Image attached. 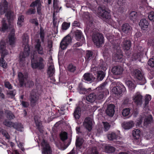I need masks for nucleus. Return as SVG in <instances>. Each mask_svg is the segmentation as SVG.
<instances>
[{"label":"nucleus","instance_id":"25","mask_svg":"<svg viewBox=\"0 0 154 154\" xmlns=\"http://www.w3.org/2000/svg\"><path fill=\"white\" fill-rule=\"evenodd\" d=\"M75 35L76 39L78 41H82V42H85V38L82 35V32L80 30H77L75 32Z\"/></svg>","mask_w":154,"mask_h":154},{"label":"nucleus","instance_id":"41","mask_svg":"<svg viewBox=\"0 0 154 154\" xmlns=\"http://www.w3.org/2000/svg\"><path fill=\"white\" fill-rule=\"evenodd\" d=\"M83 143V140L78 137L76 140L75 145L76 147L80 148Z\"/></svg>","mask_w":154,"mask_h":154},{"label":"nucleus","instance_id":"38","mask_svg":"<svg viewBox=\"0 0 154 154\" xmlns=\"http://www.w3.org/2000/svg\"><path fill=\"white\" fill-rule=\"evenodd\" d=\"M93 53L92 51L90 50L86 51L85 58L87 60H89L91 59L93 57Z\"/></svg>","mask_w":154,"mask_h":154},{"label":"nucleus","instance_id":"48","mask_svg":"<svg viewBox=\"0 0 154 154\" xmlns=\"http://www.w3.org/2000/svg\"><path fill=\"white\" fill-rule=\"evenodd\" d=\"M14 128L17 130L22 131L23 130V126L21 124L15 123Z\"/></svg>","mask_w":154,"mask_h":154},{"label":"nucleus","instance_id":"53","mask_svg":"<svg viewBox=\"0 0 154 154\" xmlns=\"http://www.w3.org/2000/svg\"><path fill=\"white\" fill-rule=\"evenodd\" d=\"M6 113L8 118L10 119H13L15 118V116L9 110H7L6 111Z\"/></svg>","mask_w":154,"mask_h":154},{"label":"nucleus","instance_id":"20","mask_svg":"<svg viewBox=\"0 0 154 154\" xmlns=\"http://www.w3.org/2000/svg\"><path fill=\"white\" fill-rule=\"evenodd\" d=\"M7 12L5 14V16L6 17L8 22H11L15 18V15L14 12L11 10L7 11Z\"/></svg>","mask_w":154,"mask_h":154},{"label":"nucleus","instance_id":"26","mask_svg":"<svg viewBox=\"0 0 154 154\" xmlns=\"http://www.w3.org/2000/svg\"><path fill=\"white\" fill-rule=\"evenodd\" d=\"M67 46V35L61 41L60 47L62 50L66 49Z\"/></svg>","mask_w":154,"mask_h":154},{"label":"nucleus","instance_id":"35","mask_svg":"<svg viewBox=\"0 0 154 154\" xmlns=\"http://www.w3.org/2000/svg\"><path fill=\"white\" fill-rule=\"evenodd\" d=\"M151 99V96L149 94H147L145 96V103L143 104L144 108H146L147 106H148L149 101Z\"/></svg>","mask_w":154,"mask_h":154},{"label":"nucleus","instance_id":"40","mask_svg":"<svg viewBox=\"0 0 154 154\" xmlns=\"http://www.w3.org/2000/svg\"><path fill=\"white\" fill-rule=\"evenodd\" d=\"M3 123L6 126L9 127H13V128L14 127V125L15 124V123L7 119L5 120Z\"/></svg>","mask_w":154,"mask_h":154},{"label":"nucleus","instance_id":"19","mask_svg":"<svg viewBox=\"0 0 154 154\" xmlns=\"http://www.w3.org/2000/svg\"><path fill=\"white\" fill-rule=\"evenodd\" d=\"M115 106L112 104H109L107 107V109L106 111L107 115L109 116L112 117L115 112L114 110Z\"/></svg>","mask_w":154,"mask_h":154},{"label":"nucleus","instance_id":"43","mask_svg":"<svg viewBox=\"0 0 154 154\" xmlns=\"http://www.w3.org/2000/svg\"><path fill=\"white\" fill-rule=\"evenodd\" d=\"M106 151L108 153H112L115 152V148L112 146H107L105 147Z\"/></svg>","mask_w":154,"mask_h":154},{"label":"nucleus","instance_id":"21","mask_svg":"<svg viewBox=\"0 0 154 154\" xmlns=\"http://www.w3.org/2000/svg\"><path fill=\"white\" fill-rule=\"evenodd\" d=\"M48 68L47 70V73L49 77H51L54 76L55 70L54 65L52 63L48 65Z\"/></svg>","mask_w":154,"mask_h":154},{"label":"nucleus","instance_id":"62","mask_svg":"<svg viewBox=\"0 0 154 154\" xmlns=\"http://www.w3.org/2000/svg\"><path fill=\"white\" fill-rule=\"evenodd\" d=\"M100 69L103 70L104 71L106 70V64L104 63L103 62L102 63L100 66Z\"/></svg>","mask_w":154,"mask_h":154},{"label":"nucleus","instance_id":"60","mask_svg":"<svg viewBox=\"0 0 154 154\" xmlns=\"http://www.w3.org/2000/svg\"><path fill=\"white\" fill-rule=\"evenodd\" d=\"M148 17L150 20L154 21V12H150L149 14Z\"/></svg>","mask_w":154,"mask_h":154},{"label":"nucleus","instance_id":"46","mask_svg":"<svg viewBox=\"0 0 154 154\" xmlns=\"http://www.w3.org/2000/svg\"><path fill=\"white\" fill-rule=\"evenodd\" d=\"M126 83L128 85L130 89L131 90L133 91V90H134L136 87L134 83L131 81L128 80L127 81Z\"/></svg>","mask_w":154,"mask_h":154},{"label":"nucleus","instance_id":"14","mask_svg":"<svg viewBox=\"0 0 154 154\" xmlns=\"http://www.w3.org/2000/svg\"><path fill=\"white\" fill-rule=\"evenodd\" d=\"M132 27L128 23H125L122 25L121 30L125 34H130L132 30Z\"/></svg>","mask_w":154,"mask_h":154},{"label":"nucleus","instance_id":"33","mask_svg":"<svg viewBox=\"0 0 154 154\" xmlns=\"http://www.w3.org/2000/svg\"><path fill=\"white\" fill-rule=\"evenodd\" d=\"M140 131L138 129H134L132 131V135L134 139H138L140 137Z\"/></svg>","mask_w":154,"mask_h":154},{"label":"nucleus","instance_id":"63","mask_svg":"<svg viewBox=\"0 0 154 154\" xmlns=\"http://www.w3.org/2000/svg\"><path fill=\"white\" fill-rule=\"evenodd\" d=\"M30 22L34 24L36 26H37L38 25V20L36 19H31L30 20Z\"/></svg>","mask_w":154,"mask_h":154},{"label":"nucleus","instance_id":"28","mask_svg":"<svg viewBox=\"0 0 154 154\" xmlns=\"http://www.w3.org/2000/svg\"><path fill=\"white\" fill-rule=\"evenodd\" d=\"M134 125V122L132 121H130L126 122L124 123L123 126L125 129H128L133 127Z\"/></svg>","mask_w":154,"mask_h":154},{"label":"nucleus","instance_id":"51","mask_svg":"<svg viewBox=\"0 0 154 154\" xmlns=\"http://www.w3.org/2000/svg\"><path fill=\"white\" fill-rule=\"evenodd\" d=\"M40 35L42 41L43 42H44L45 38V33L44 30L43 28L42 27H41L40 29Z\"/></svg>","mask_w":154,"mask_h":154},{"label":"nucleus","instance_id":"32","mask_svg":"<svg viewBox=\"0 0 154 154\" xmlns=\"http://www.w3.org/2000/svg\"><path fill=\"white\" fill-rule=\"evenodd\" d=\"M144 74L142 71L136 69L133 72L132 75L135 77H143Z\"/></svg>","mask_w":154,"mask_h":154},{"label":"nucleus","instance_id":"27","mask_svg":"<svg viewBox=\"0 0 154 154\" xmlns=\"http://www.w3.org/2000/svg\"><path fill=\"white\" fill-rule=\"evenodd\" d=\"M139 24L141 27L142 29H143V30H145V29L147 28L149 25V23L147 20L145 19H142L139 22Z\"/></svg>","mask_w":154,"mask_h":154},{"label":"nucleus","instance_id":"16","mask_svg":"<svg viewBox=\"0 0 154 154\" xmlns=\"http://www.w3.org/2000/svg\"><path fill=\"white\" fill-rule=\"evenodd\" d=\"M133 97L134 102L137 105L141 104L143 96L139 93H137Z\"/></svg>","mask_w":154,"mask_h":154},{"label":"nucleus","instance_id":"2","mask_svg":"<svg viewBox=\"0 0 154 154\" xmlns=\"http://www.w3.org/2000/svg\"><path fill=\"white\" fill-rule=\"evenodd\" d=\"M106 84L107 82L103 83L96 88V100H98L99 102L103 101L105 96L109 94L108 90L105 88Z\"/></svg>","mask_w":154,"mask_h":154},{"label":"nucleus","instance_id":"4","mask_svg":"<svg viewBox=\"0 0 154 154\" xmlns=\"http://www.w3.org/2000/svg\"><path fill=\"white\" fill-rule=\"evenodd\" d=\"M112 47L116 50H119L118 52L115 54L113 56V59L116 62H121L122 61V51L119 50L120 48L119 44H118L116 40H109Z\"/></svg>","mask_w":154,"mask_h":154},{"label":"nucleus","instance_id":"36","mask_svg":"<svg viewBox=\"0 0 154 154\" xmlns=\"http://www.w3.org/2000/svg\"><path fill=\"white\" fill-rule=\"evenodd\" d=\"M152 116L151 115H149L145 117L144 120V124L146 125H148L152 123Z\"/></svg>","mask_w":154,"mask_h":154},{"label":"nucleus","instance_id":"23","mask_svg":"<svg viewBox=\"0 0 154 154\" xmlns=\"http://www.w3.org/2000/svg\"><path fill=\"white\" fill-rule=\"evenodd\" d=\"M112 71L113 74L115 75L121 74L123 71V69L120 66H114L112 68Z\"/></svg>","mask_w":154,"mask_h":154},{"label":"nucleus","instance_id":"49","mask_svg":"<svg viewBox=\"0 0 154 154\" xmlns=\"http://www.w3.org/2000/svg\"><path fill=\"white\" fill-rule=\"evenodd\" d=\"M104 126L103 130L105 131H107L109 129L110 125L107 122H103Z\"/></svg>","mask_w":154,"mask_h":154},{"label":"nucleus","instance_id":"42","mask_svg":"<svg viewBox=\"0 0 154 154\" xmlns=\"http://www.w3.org/2000/svg\"><path fill=\"white\" fill-rule=\"evenodd\" d=\"M23 42V45L26 46L28 45L29 37L26 34H24L22 36Z\"/></svg>","mask_w":154,"mask_h":154},{"label":"nucleus","instance_id":"3","mask_svg":"<svg viewBox=\"0 0 154 154\" xmlns=\"http://www.w3.org/2000/svg\"><path fill=\"white\" fill-rule=\"evenodd\" d=\"M98 14L99 17L106 22L109 23L111 20V16L109 10L104 7L98 8Z\"/></svg>","mask_w":154,"mask_h":154},{"label":"nucleus","instance_id":"9","mask_svg":"<svg viewBox=\"0 0 154 154\" xmlns=\"http://www.w3.org/2000/svg\"><path fill=\"white\" fill-rule=\"evenodd\" d=\"M30 49L29 45L25 46L23 52L19 54V60L20 62H23L25 60V58L28 57L30 54Z\"/></svg>","mask_w":154,"mask_h":154},{"label":"nucleus","instance_id":"12","mask_svg":"<svg viewBox=\"0 0 154 154\" xmlns=\"http://www.w3.org/2000/svg\"><path fill=\"white\" fill-rule=\"evenodd\" d=\"M83 125L85 128L89 131H90L92 128V122L91 119L90 117L85 118Z\"/></svg>","mask_w":154,"mask_h":154},{"label":"nucleus","instance_id":"59","mask_svg":"<svg viewBox=\"0 0 154 154\" xmlns=\"http://www.w3.org/2000/svg\"><path fill=\"white\" fill-rule=\"evenodd\" d=\"M74 34L72 32V31L69 34H68V45L69 44L72 42V39L73 37Z\"/></svg>","mask_w":154,"mask_h":154},{"label":"nucleus","instance_id":"29","mask_svg":"<svg viewBox=\"0 0 154 154\" xmlns=\"http://www.w3.org/2000/svg\"><path fill=\"white\" fill-rule=\"evenodd\" d=\"M134 81L137 84L140 85H143L146 83L145 78H134Z\"/></svg>","mask_w":154,"mask_h":154},{"label":"nucleus","instance_id":"54","mask_svg":"<svg viewBox=\"0 0 154 154\" xmlns=\"http://www.w3.org/2000/svg\"><path fill=\"white\" fill-rule=\"evenodd\" d=\"M96 75L97 77H104L105 76V73L104 71H98L97 72Z\"/></svg>","mask_w":154,"mask_h":154},{"label":"nucleus","instance_id":"31","mask_svg":"<svg viewBox=\"0 0 154 154\" xmlns=\"http://www.w3.org/2000/svg\"><path fill=\"white\" fill-rule=\"evenodd\" d=\"M96 94L95 93L90 94L88 96L86 97V100L89 102H93L96 100Z\"/></svg>","mask_w":154,"mask_h":154},{"label":"nucleus","instance_id":"8","mask_svg":"<svg viewBox=\"0 0 154 154\" xmlns=\"http://www.w3.org/2000/svg\"><path fill=\"white\" fill-rule=\"evenodd\" d=\"M113 93L117 95H120L122 92L124 93L126 91V88L122 83L114 87L112 89Z\"/></svg>","mask_w":154,"mask_h":154},{"label":"nucleus","instance_id":"56","mask_svg":"<svg viewBox=\"0 0 154 154\" xmlns=\"http://www.w3.org/2000/svg\"><path fill=\"white\" fill-rule=\"evenodd\" d=\"M34 120L36 126L38 128H39L41 125V123L39 119L37 118L36 116H35Z\"/></svg>","mask_w":154,"mask_h":154},{"label":"nucleus","instance_id":"44","mask_svg":"<svg viewBox=\"0 0 154 154\" xmlns=\"http://www.w3.org/2000/svg\"><path fill=\"white\" fill-rule=\"evenodd\" d=\"M58 0H54L53 2V7L54 9V12H58L59 10L60 9L61 7H60V9H59V7L57 4Z\"/></svg>","mask_w":154,"mask_h":154},{"label":"nucleus","instance_id":"18","mask_svg":"<svg viewBox=\"0 0 154 154\" xmlns=\"http://www.w3.org/2000/svg\"><path fill=\"white\" fill-rule=\"evenodd\" d=\"M122 46L124 50H129L131 46V43L130 41L126 38L124 39L122 43Z\"/></svg>","mask_w":154,"mask_h":154},{"label":"nucleus","instance_id":"47","mask_svg":"<svg viewBox=\"0 0 154 154\" xmlns=\"http://www.w3.org/2000/svg\"><path fill=\"white\" fill-rule=\"evenodd\" d=\"M36 11L35 8H30L26 11V14L28 15H30L34 14L36 13Z\"/></svg>","mask_w":154,"mask_h":154},{"label":"nucleus","instance_id":"22","mask_svg":"<svg viewBox=\"0 0 154 154\" xmlns=\"http://www.w3.org/2000/svg\"><path fill=\"white\" fill-rule=\"evenodd\" d=\"M41 42L39 39H38L36 42V44L35 45V49L39 54L43 55L44 54L43 48L41 46Z\"/></svg>","mask_w":154,"mask_h":154},{"label":"nucleus","instance_id":"37","mask_svg":"<svg viewBox=\"0 0 154 154\" xmlns=\"http://www.w3.org/2000/svg\"><path fill=\"white\" fill-rule=\"evenodd\" d=\"M2 28L0 29V31L4 32L8 29V24L6 23V20L4 19H2Z\"/></svg>","mask_w":154,"mask_h":154},{"label":"nucleus","instance_id":"6","mask_svg":"<svg viewBox=\"0 0 154 154\" xmlns=\"http://www.w3.org/2000/svg\"><path fill=\"white\" fill-rule=\"evenodd\" d=\"M31 63L32 68L33 69H42L44 68L45 65L42 62H38L37 58L35 54L31 55Z\"/></svg>","mask_w":154,"mask_h":154},{"label":"nucleus","instance_id":"1","mask_svg":"<svg viewBox=\"0 0 154 154\" xmlns=\"http://www.w3.org/2000/svg\"><path fill=\"white\" fill-rule=\"evenodd\" d=\"M84 31L86 34H92V38L95 45L98 47L104 43L103 34L98 32V30L95 27L93 23H88Z\"/></svg>","mask_w":154,"mask_h":154},{"label":"nucleus","instance_id":"30","mask_svg":"<svg viewBox=\"0 0 154 154\" xmlns=\"http://www.w3.org/2000/svg\"><path fill=\"white\" fill-rule=\"evenodd\" d=\"M81 115V109L79 106H77L75 108L74 112V116L76 119L79 118Z\"/></svg>","mask_w":154,"mask_h":154},{"label":"nucleus","instance_id":"10","mask_svg":"<svg viewBox=\"0 0 154 154\" xmlns=\"http://www.w3.org/2000/svg\"><path fill=\"white\" fill-rule=\"evenodd\" d=\"M41 4L40 0H36L35 1L33 2L30 5V7L34 8L36 7L37 11L38 14L39 15L42 14L41 12Z\"/></svg>","mask_w":154,"mask_h":154},{"label":"nucleus","instance_id":"5","mask_svg":"<svg viewBox=\"0 0 154 154\" xmlns=\"http://www.w3.org/2000/svg\"><path fill=\"white\" fill-rule=\"evenodd\" d=\"M0 53L2 54L1 59L0 58V66L3 68H6L7 64L4 58L5 56L8 54V52L6 49L5 43L3 42H0Z\"/></svg>","mask_w":154,"mask_h":154},{"label":"nucleus","instance_id":"13","mask_svg":"<svg viewBox=\"0 0 154 154\" xmlns=\"http://www.w3.org/2000/svg\"><path fill=\"white\" fill-rule=\"evenodd\" d=\"M42 153L44 154H50L51 151L50 147L46 142L44 140H43L42 143Z\"/></svg>","mask_w":154,"mask_h":154},{"label":"nucleus","instance_id":"58","mask_svg":"<svg viewBox=\"0 0 154 154\" xmlns=\"http://www.w3.org/2000/svg\"><path fill=\"white\" fill-rule=\"evenodd\" d=\"M76 70V67L72 64H70L68 66V70L70 72H73Z\"/></svg>","mask_w":154,"mask_h":154},{"label":"nucleus","instance_id":"11","mask_svg":"<svg viewBox=\"0 0 154 154\" xmlns=\"http://www.w3.org/2000/svg\"><path fill=\"white\" fill-rule=\"evenodd\" d=\"M8 3L6 0H2L0 3V13L1 15L4 14L7 11Z\"/></svg>","mask_w":154,"mask_h":154},{"label":"nucleus","instance_id":"61","mask_svg":"<svg viewBox=\"0 0 154 154\" xmlns=\"http://www.w3.org/2000/svg\"><path fill=\"white\" fill-rule=\"evenodd\" d=\"M67 29V23L66 22H63L62 25L61 29L62 30H66Z\"/></svg>","mask_w":154,"mask_h":154},{"label":"nucleus","instance_id":"17","mask_svg":"<svg viewBox=\"0 0 154 154\" xmlns=\"http://www.w3.org/2000/svg\"><path fill=\"white\" fill-rule=\"evenodd\" d=\"M8 42L11 46H14L16 41L15 37L14 30L12 29V32L8 36Z\"/></svg>","mask_w":154,"mask_h":154},{"label":"nucleus","instance_id":"45","mask_svg":"<svg viewBox=\"0 0 154 154\" xmlns=\"http://www.w3.org/2000/svg\"><path fill=\"white\" fill-rule=\"evenodd\" d=\"M137 14L135 11H132L130 14V18L131 20H134L137 17Z\"/></svg>","mask_w":154,"mask_h":154},{"label":"nucleus","instance_id":"39","mask_svg":"<svg viewBox=\"0 0 154 154\" xmlns=\"http://www.w3.org/2000/svg\"><path fill=\"white\" fill-rule=\"evenodd\" d=\"M118 137V135L114 132H112L107 135L108 138L110 140H116L117 139Z\"/></svg>","mask_w":154,"mask_h":154},{"label":"nucleus","instance_id":"15","mask_svg":"<svg viewBox=\"0 0 154 154\" xmlns=\"http://www.w3.org/2000/svg\"><path fill=\"white\" fill-rule=\"evenodd\" d=\"M77 90L79 93L81 94H86L91 90V88L86 89L85 88L82 83H79Z\"/></svg>","mask_w":154,"mask_h":154},{"label":"nucleus","instance_id":"50","mask_svg":"<svg viewBox=\"0 0 154 154\" xmlns=\"http://www.w3.org/2000/svg\"><path fill=\"white\" fill-rule=\"evenodd\" d=\"M24 20V17L23 15L19 16L18 18L17 24L20 26H21V23H23Z\"/></svg>","mask_w":154,"mask_h":154},{"label":"nucleus","instance_id":"34","mask_svg":"<svg viewBox=\"0 0 154 154\" xmlns=\"http://www.w3.org/2000/svg\"><path fill=\"white\" fill-rule=\"evenodd\" d=\"M131 109L129 108H126L124 109L122 112V115L123 116L126 117L127 118H128L131 116L130 114Z\"/></svg>","mask_w":154,"mask_h":154},{"label":"nucleus","instance_id":"24","mask_svg":"<svg viewBox=\"0 0 154 154\" xmlns=\"http://www.w3.org/2000/svg\"><path fill=\"white\" fill-rule=\"evenodd\" d=\"M19 81L20 85L21 86L24 85L28 86L29 82L31 84V85H29V87H30L34 84L33 82H26V81H27V79L26 78H19Z\"/></svg>","mask_w":154,"mask_h":154},{"label":"nucleus","instance_id":"7","mask_svg":"<svg viewBox=\"0 0 154 154\" xmlns=\"http://www.w3.org/2000/svg\"><path fill=\"white\" fill-rule=\"evenodd\" d=\"M39 97L37 91L36 90H32L30 97L31 105L32 106H35L38 103Z\"/></svg>","mask_w":154,"mask_h":154},{"label":"nucleus","instance_id":"55","mask_svg":"<svg viewBox=\"0 0 154 154\" xmlns=\"http://www.w3.org/2000/svg\"><path fill=\"white\" fill-rule=\"evenodd\" d=\"M96 78H84L83 79L88 83H90L94 81Z\"/></svg>","mask_w":154,"mask_h":154},{"label":"nucleus","instance_id":"64","mask_svg":"<svg viewBox=\"0 0 154 154\" xmlns=\"http://www.w3.org/2000/svg\"><path fill=\"white\" fill-rule=\"evenodd\" d=\"M117 4L119 5L123 6L125 5L126 0H117Z\"/></svg>","mask_w":154,"mask_h":154},{"label":"nucleus","instance_id":"52","mask_svg":"<svg viewBox=\"0 0 154 154\" xmlns=\"http://www.w3.org/2000/svg\"><path fill=\"white\" fill-rule=\"evenodd\" d=\"M60 136L61 140L63 141H64L67 138V134L64 131L61 132L60 134Z\"/></svg>","mask_w":154,"mask_h":154},{"label":"nucleus","instance_id":"57","mask_svg":"<svg viewBox=\"0 0 154 154\" xmlns=\"http://www.w3.org/2000/svg\"><path fill=\"white\" fill-rule=\"evenodd\" d=\"M148 64L151 67H154V57L149 60L148 62Z\"/></svg>","mask_w":154,"mask_h":154}]
</instances>
